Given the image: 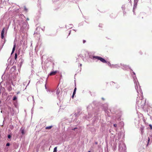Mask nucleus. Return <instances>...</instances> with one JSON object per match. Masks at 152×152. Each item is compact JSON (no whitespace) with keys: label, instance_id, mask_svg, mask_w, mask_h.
<instances>
[{"label":"nucleus","instance_id":"4be33fe9","mask_svg":"<svg viewBox=\"0 0 152 152\" xmlns=\"http://www.w3.org/2000/svg\"><path fill=\"white\" fill-rule=\"evenodd\" d=\"M77 129V128H74V129H73V130H74L75 129Z\"/></svg>","mask_w":152,"mask_h":152},{"label":"nucleus","instance_id":"5701e85b","mask_svg":"<svg viewBox=\"0 0 152 152\" xmlns=\"http://www.w3.org/2000/svg\"><path fill=\"white\" fill-rule=\"evenodd\" d=\"M88 152H91L90 151H88Z\"/></svg>","mask_w":152,"mask_h":152},{"label":"nucleus","instance_id":"ddd939ff","mask_svg":"<svg viewBox=\"0 0 152 152\" xmlns=\"http://www.w3.org/2000/svg\"><path fill=\"white\" fill-rule=\"evenodd\" d=\"M149 126L150 127L151 129H152V126L151 124L149 125Z\"/></svg>","mask_w":152,"mask_h":152},{"label":"nucleus","instance_id":"39448f33","mask_svg":"<svg viewBox=\"0 0 152 152\" xmlns=\"http://www.w3.org/2000/svg\"><path fill=\"white\" fill-rule=\"evenodd\" d=\"M52 127V126H47L45 127V129H51Z\"/></svg>","mask_w":152,"mask_h":152},{"label":"nucleus","instance_id":"0eeeda50","mask_svg":"<svg viewBox=\"0 0 152 152\" xmlns=\"http://www.w3.org/2000/svg\"><path fill=\"white\" fill-rule=\"evenodd\" d=\"M17 99V98L16 96H14L13 97V101H15Z\"/></svg>","mask_w":152,"mask_h":152},{"label":"nucleus","instance_id":"f257e3e1","mask_svg":"<svg viewBox=\"0 0 152 152\" xmlns=\"http://www.w3.org/2000/svg\"><path fill=\"white\" fill-rule=\"evenodd\" d=\"M93 57L94 58H95L99 60L103 63H105L107 62V61L101 57L96 56H94Z\"/></svg>","mask_w":152,"mask_h":152},{"label":"nucleus","instance_id":"412c9836","mask_svg":"<svg viewBox=\"0 0 152 152\" xmlns=\"http://www.w3.org/2000/svg\"><path fill=\"white\" fill-rule=\"evenodd\" d=\"M19 93H20L19 91L18 92H17V94H19Z\"/></svg>","mask_w":152,"mask_h":152},{"label":"nucleus","instance_id":"9d476101","mask_svg":"<svg viewBox=\"0 0 152 152\" xmlns=\"http://www.w3.org/2000/svg\"><path fill=\"white\" fill-rule=\"evenodd\" d=\"M75 93H76V91H74V92H73V95H72V98H73L75 94Z\"/></svg>","mask_w":152,"mask_h":152},{"label":"nucleus","instance_id":"f3484780","mask_svg":"<svg viewBox=\"0 0 152 152\" xmlns=\"http://www.w3.org/2000/svg\"><path fill=\"white\" fill-rule=\"evenodd\" d=\"M76 89H77V88L76 87H75V89H74V91H76Z\"/></svg>","mask_w":152,"mask_h":152},{"label":"nucleus","instance_id":"4468645a","mask_svg":"<svg viewBox=\"0 0 152 152\" xmlns=\"http://www.w3.org/2000/svg\"><path fill=\"white\" fill-rule=\"evenodd\" d=\"M113 126H114L115 127H116L117 126V124H113Z\"/></svg>","mask_w":152,"mask_h":152},{"label":"nucleus","instance_id":"2eb2a0df","mask_svg":"<svg viewBox=\"0 0 152 152\" xmlns=\"http://www.w3.org/2000/svg\"><path fill=\"white\" fill-rule=\"evenodd\" d=\"M10 145V144L9 143H8L6 144V146H9Z\"/></svg>","mask_w":152,"mask_h":152},{"label":"nucleus","instance_id":"b1692460","mask_svg":"<svg viewBox=\"0 0 152 152\" xmlns=\"http://www.w3.org/2000/svg\"><path fill=\"white\" fill-rule=\"evenodd\" d=\"M112 83H114V82H112Z\"/></svg>","mask_w":152,"mask_h":152},{"label":"nucleus","instance_id":"6ab92c4d","mask_svg":"<svg viewBox=\"0 0 152 152\" xmlns=\"http://www.w3.org/2000/svg\"><path fill=\"white\" fill-rule=\"evenodd\" d=\"M108 65H109V66H110V62H108Z\"/></svg>","mask_w":152,"mask_h":152},{"label":"nucleus","instance_id":"9b49d317","mask_svg":"<svg viewBox=\"0 0 152 152\" xmlns=\"http://www.w3.org/2000/svg\"><path fill=\"white\" fill-rule=\"evenodd\" d=\"M150 138L149 137H148V143L147 144V146H148V143L150 142Z\"/></svg>","mask_w":152,"mask_h":152},{"label":"nucleus","instance_id":"f8f14e48","mask_svg":"<svg viewBox=\"0 0 152 152\" xmlns=\"http://www.w3.org/2000/svg\"><path fill=\"white\" fill-rule=\"evenodd\" d=\"M11 135H8V138L10 139V138H11Z\"/></svg>","mask_w":152,"mask_h":152},{"label":"nucleus","instance_id":"20e7f679","mask_svg":"<svg viewBox=\"0 0 152 152\" xmlns=\"http://www.w3.org/2000/svg\"><path fill=\"white\" fill-rule=\"evenodd\" d=\"M20 131L21 132V133L22 134H25L24 132V130L22 128H21L20 129Z\"/></svg>","mask_w":152,"mask_h":152},{"label":"nucleus","instance_id":"7ed1b4c3","mask_svg":"<svg viewBox=\"0 0 152 152\" xmlns=\"http://www.w3.org/2000/svg\"><path fill=\"white\" fill-rule=\"evenodd\" d=\"M15 47H16V44H15L14 45L13 47V48L12 49V53L11 54V55H12L14 53V52L15 50Z\"/></svg>","mask_w":152,"mask_h":152},{"label":"nucleus","instance_id":"423d86ee","mask_svg":"<svg viewBox=\"0 0 152 152\" xmlns=\"http://www.w3.org/2000/svg\"><path fill=\"white\" fill-rule=\"evenodd\" d=\"M5 29V28H4L2 31H1V34H4V30Z\"/></svg>","mask_w":152,"mask_h":152},{"label":"nucleus","instance_id":"1a4fd4ad","mask_svg":"<svg viewBox=\"0 0 152 152\" xmlns=\"http://www.w3.org/2000/svg\"><path fill=\"white\" fill-rule=\"evenodd\" d=\"M57 147H56L54 148L53 152H57Z\"/></svg>","mask_w":152,"mask_h":152},{"label":"nucleus","instance_id":"aec40b11","mask_svg":"<svg viewBox=\"0 0 152 152\" xmlns=\"http://www.w3.org/2000/svg\"><path fill=\"white\" fill-rule=\"evenodd\" d=\"M143 130V129L142 128V130L141 131V132H142V134L143 133V131H142V130Z\"/></svg>","mask_w":152,"mask_h":152},{"label":"nucleus","instance_id":"a211bd4d","mask_svg":"<svg viewBox=\"0 0 152 152\" xmlns=\"http://www.w3.org/2000/svg\"><path fill=\"white\" fill-rule=\"evenodd\" d=\"M86 42V40H83V43H85Z\"/></svg>","mask_w":152,"mask_h":152},{"label":"nucleus","instance_id":"f03ea898","mask_svg":"<svg viewBox=\"0 0 152 152\" xmlns=\"http://www.w3.org/2000/svg\"><path fill=\"white\" fill-rule=\"evenodd\" d=\"M57 72V71H52L48 75V76L54 75L56 74Z\"/></svg>","mask_w":152,"mask_h":152},{"label":"nucleus","instance_id":"6e6552de","mask_svg":"<svg viewBox=\"0 0 152 152\" xmlns=\"http://www.w3.org/2000/svg\"><path fill=\"white\" fill-rule=\"evenodd\" d=\"M17 57V54L16 53H15V60H16Z\"/></svg>","mask_w":152,"mask_h":152},{"label":"nucleus","instance_id":"dca6fc26","mask_svg":"<svg viewBox=\"0 0 152 152\" xmlns=\"http://www.w3.org/2000/svg\"><path fill=\"white\" fill-rule=\"evenodd\" d=\"M1 38L3 39L4 37V34H1Z\"/></svg>","mask_w":152,"mask_h":152}]
</instances>
